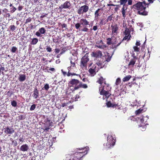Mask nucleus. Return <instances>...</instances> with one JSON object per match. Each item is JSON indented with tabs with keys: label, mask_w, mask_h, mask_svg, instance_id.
Masks as SVG:
<instances>
[{
	"label": "nucleus",
	"mask_w": 160,
	"mask_h": 160,
	"mask_svg": "<svg viewBox=\"0 0 160 160\" xmlns=\"http://www.w3.org/2000/svg\"><path fill=\"white\" fill-rule=\"evenodd\" d=\"M49 88V85L48 84H46L44 87L42 88V90H45L46 91H48Z\"/></svg>",
	"instance_id": "nucleus-35"
},
{
	"label": "nucleus",
	"mask_w": 160,
	"mask_h": 160,
	"mask_svg": "<svg viewBox=\"0 0 160 160\" xmlns=\"http://www.w3.org/2000/svg\"><path fill=\"white\" fill-rule=\"evenodd\" d=\"M104 84L101 90L111 91V88L109 84H107L105 83H104Z\"/></svg>",
	"instance_id": "nucleus-20"
},
{
	"label": "nucleus",
	"mask_w": 160,
	"mask_h": 160,
	"mask_svg": "<svg viewBox=\"0 0 160 160\" xmlns=\"http://www.w3.org/2000/svg\"><path fill=\"white\" fill-rule=\"evenodd\" d=\"M36 105L35 104H32L31 107L30 108V110L31 111H32L34 110L36 108Z\"/></svg>",
	"instance_id": "nucleus-51"
},
{
	"label": "nucleus",
	"mask_w": 160,
	"mask_h": 160,
	"mask_svg": "<svg viewBox=\"0 0 160 160\" xmlns=\"http://www.w3.org/2000/svg\"><path fill=\"white\" fill-rule=\"evenodd\" d=\"M104 80V79L102 77H101L99 78V79L98 81V82L99 83H100V84H102L103 83Z\"/></svg>",
	"instance_id": "nucleus-42"
},
{
	"label": "nucleus",
	"mask_w": 160,
	"mask_h": 160,
	"mask_svg": "<svg viewBox=\"0 0 160 160\" xmlns=\"http://www.w3.org/2000/svg\"><path fill=\"white\" fill-rule=\"evenodd\" d=\"M68 50V48L67 47H64L62 48V52L60 54H61L64 53L66 51Z\"/></svg>",
	"instance_id": "nucleus-44"
},
{
	"label": "nucleus",
	"mask_w": 160,
	"mask_h": 160,
	"mask_svg": "<svg viewBox=\"0 0 160 160\" xmlns=\"http://www.w3.org/2000/svg\"><path fill=\"white\" fill-rule=\"evenodd\" d=\"M38 41L37 38H33L32 39L31 42V44L32 45H35L37 44Z\"/></svg>",
	"instance_id": "nucleus-30"
},
{
	"label": "nucleus",
	"mask_w": 160,
	"mask_h": 160,
	"mask_svg": "<svg viewBox=\"0 0 160 160\" xmlns=\"http://www.w3.org/2000/svg\"><path fill=\"white\" fill-rule=\"evenodd\" d=\"M71 6V4L70 2L68 1H67L59 7V9H62L63 8H69Z\"/></svg>",
	"instance_id": "nucleus-12"
},
{
	"label": "nucleus",
	"mask_w": 160,
	"mask_h": 160,
	"mask_svg": "<svg viewBox=\"0 0 160 160\" xmlns=\"http://www.w3.org/2000/svg\"><path fill=\"white\" fill-rule=\"evenodd\" d=\"M13 92H11L10 91L8 92V95L9 96V97H11L12 94Z\"/></svg>",
	"instance_id": "nucleus-64"
},
{
	"label": "nucleus",
	"mask_w": 160,
	"mask_h": 160,
	"mask_svg": "<svg viewBox=\"0 0 160 160\" xmlns=\"http://www.w3.org/2000/svg\"><path fill=\"white\" fill-rule=\"evenodd\" d=\"M151 52L149 51V50L148 49L147 50H145L144 54L143 56V58H145L146 59H148L150 57Z\"/></svg>",
	"instance_id": "nucleus-16"
},
{
	"label": "nucleus",
	"mask_w": 160,
	"mask_h": 160,
	"mask_svg": "<svg viewBox=\"0 0 160 160\" xmlns=\"http://www.w3.org/2000/svg\"><path fill=\"white\" fill-rule=\"evenodd\" d=\"M31 21V18L30 17H29V18H28L26 20V21L25 22V23H27L28 22H30Z\"/></svg>",
	"instance_id": "nucleus-54"
},
{
	"label": "nucleus",
	"mask_w": 160,
	"mask_h": 160,
	"mask_svg": "<svg viewBox=\"0 0 160 160\" xmlns=\"http://www.w3.org/2000/svg\"><path fill=\"white\" fill-rule=\"evenodd\" d=\"M82 81L83 82H89L88 80V78H84L82 79Z\"/></svg>",
	"instance_id": "nucleus-63"
},
{
	"label": "nucleus",
	"mask_w": 160,
	"mask_h": 160,
	"mask_svg": "<svg viewBox=\"0 0 160 160\" xmlns=\"http://www.w3.org/2000/svg\"><path fill=\"white\" fill-rule=\"evenodd\" d=\"M80 82L79 80L75 79H72L69 82V85L70 87H74L72 89V92L80 88Z\"/></svg>",
	"instance_id": "nucleus-2"
},
{
	"label": "nucleus",
	"mask_w": 160,
	"mask_h": 160,
	"mask_svg": "<svg viewBox=\"0 0 160 160\" xmlns=\"http://www.w3.org/2000/svg\"><path fill=\"white\" fill-rule=\"evenodd\" d=\"M70 103V102H68L66 103H63L62 104V107H64L65 106H67L68 104Z\"/></svg>",
	"instance_id": "nucleus-58"
},
{
	"label": "nucleus",
	"mask_w": 160,
	"mask_h": 160,
	"mask_svg": "<svg viewBox=\"0 0 160 160\" xmlns=\"http://www.w3.org/2000/svg\"><path fill=\"white\" fill-rule=\"evenodd\" d=\"M132 56L133 58L131 60L129 64H128V66L129 67H132L135 64L136 60L138 59V58L136 56H135L134 53L132 54Z\"/></svg>",
	"instance_id": "nucleus-11"
},
{
	"label": "nucleus",
	"mask_w": 160,
	"mask_h": 160,
	"mask_svg": "<svg viewBox=\"0 0 160 160\" xmlns=\"http://www.w3.org/2000/svg\"><path fill=\"white\" fill-rule=\"evenodd\" d=\"M110 92V91H108L101 90L100 93L103 95V98L104 99L106 98L107 99L111 95Z\"/></svg>",
	"instance_id": "nucleus-8"
},
{
	"label": "nucleus",
	"mask_w": 160,
	"mask_h": 160,
	"mask_svg": "<svg viewBox=\"0 0 160 160\" xmlns=\"http://www.w3.org/2000/svg\"><path fill=\"white\" fill-rule=\"evenodd\" d=\"M67 76L68 77H69L70 76H79V77L80 76L79 75L77 74L76 73H75L74 72L71 73V72H70L69 70L68 72V73L67 74Z\"/></svg>",
	"instance_id": "nucleus-34"
},
{
	"label": "nucleus",
	"mask_w": 160,
	"mask_h": 160,
	"mask_svg": "<svg viewBox=\"0 0 160 160\" xmlns=\"http://www.w3.org/2000/svg\"><path fill=\"white\" fill-rule=\"evenodd\" d=\"M46 50L48 52H51L52 50V49L50 46L46 48Z\"/></svg>",
	"instance_id": "nucleus-55"
},
{
	"label": "nucleus",
	"mask_w": 160,
	"mask_h": 160,
	"mask_svg": "<svg viewBox=\"0 0 160 160\" xmlns=\"http://www.w3.org/2000/svg\"><path fill=\"white\" fill-rule=\"evenodd\" d=\"M107 141L108 142L106 144V145L104 144L103 145L104 148L106 149L111 148L114 145L115 139H114L112 136L108 135L107 137Z\"/></svg>",
	"instance_id": "nucleus-3"
},
{
	"label": "nucleus",
	"mask_w": 160,
	"mask_h": 160,
	"mask_svg": "<svg viewBox=\"0 0 160 160\" xmlns=\"http://www.w3.org/2000/svg\"><path fill=\"white\" fill-rule=\"evenodd\" d=\"M130 31L129 29L127 28H125V30L124 32H123V33L125 35H130Z\"/></svg>",
	"instance_id": "nucleus-32"
},
{
	"label": "nucleus",
	"mask_w": 160,
	"mask_h": 160,
	"mask_svg": "<svg viewBox=\"0 0 160 160\" xmlns=\"http://www.w3.org/2000/svg\"><path fill=\"white\" fill-rule=\"evenodd\" d=\"M19 140L22 142H23L24 141V139L23 138V136H22L21 137H20L19 138Z\"/></svg>",
	"instance_id": "nucleus-61"
},
{
	"label": "nucleus",
	"mask_w": 160,
	"mask_h": 160,
	"mask_svg": "<svg viewBox=\"0 0 160 160\" xmlns=\"http://www.w3.org/2000/svg\"><path fill=\"white\" fill-rule=\"evenodd\" d=\"M112 29V33L117 34L118 33L119 27L117 24H115L114 25H112L111 26Z\"/></svg>",
	"instance_id": "nucleus-15"
},
{
	"label": "nucleus",
	"mask_w": 160,
	"mask_h": 160,
	"mask_svg": "<svg viewBox=\"0 0 160 160\" xmlns=\"http://www.w3.org/2000/svg\"><path fill=\"white\" fill-rule=\"evenodd\" d=\"M91 68L93 69V70H94L95 71L98 72V68H97V65L96 64H94L93 66H92Z\"/></svg>",
	"instance_id": "nucleus-45"
},
{
	"label": "nucleus",
	"mask_w": 160,
	"mask_h": 160,
	"mask_svg": "<svg viewBox=\"0 0 160 160\" xmlns=\"http://www.w3.org/2000/svg\"><path fill=\"white\" fill-rule=\"evenodd\" d=\"M16 10V8L14 7V6H13L12 7H11L10 8V12L12 13H13Z\"/></svg>",
	"instance_id": "nucleus-49"
},
{
	"label": "nucleus",
	"mask_w": 160,
	"mask_h": 160,
	"mask_svg": "<svg viewBox=\"0 0 160 160\" xmlns=\"http://www.w3.org/2000/svg\"><path fill=\"white\" fill-rule=\"evenodd\" d=\"M89 10L88 6L85 5L80 7L77 10V12L79 15L83 14L88 12Z\"/></svg>",
	"instance_id": "nucleus-7"
},
{
	"label": "nucleus",
	"mask_w": 160,
	"mask_h": 160,
	"mask_svg": "<svg viewBox=\"0 0 160 160\" xmlns=\"http://www.w3.org/2000/svg\"><path fill=\"white\" fill-rule=\"evenodd\" d=\"M101 10V8H98L97 10L94 13L95 18L96 20L98 18L99 16H100L101 15V12H99V11Z\"/></svg>",
	"instance_id": "nucleus-23"
},
{
	"label": "nucleus",
	"mask_w": 160,
	"mask_h": 160,
	"mask_svg": "<svg viewBox=\"0 0 160 160\" xmlns=\"http://www.w3.org/2000/svg\"><path fill=\"white\" fill-rule=\"evenodd\" d=\"M113 108H117L118 109L119 108V105L118 104H116V103H112V107Z\"/></svg>",
	"instance_id": "nucleus-47"
},
{
	"label": "nucleus",
	"mask_w": 160,
	"mask_h": 160,
	"mask_svg": "<svg viewBox=\"0 0 160 160\" xmlns=\"http://www.w3.org/2000/svg\"><path fill=\"white\" fill-rule=\"evenodd\" d=\"M11 104L14 107H16L17 106V102L15 101L14 100H13V101H12Z\"/></svg>",
	"instance_id": "nucleus-43"
},
{
	"label": "nucleus",
	"mask_w": 160,
	"mask_h": 160,
	"mask_svg": "<svg viewBox=\"0 0 160 160\" xmlns=\"http://www.w3.org/2000/svg\"><path fill=\"white\" fill-rule=\"evenodd\" d=\"M143 110L142 109H139L137 110L136 112V114L137 115L141 113L142 112Z\"/></svg>",
	"instance_id": "nucleus-50"
},
{
	"label": "nucleus",
	"mask_w": 160,
	"mask_h": 160,
	"mask_svg": "<svg viewBox=\"0 0 160 160\" xmlns=\"http://www.w3.org/2000/svg\"><path fill=\"white\" fill-rule=\"evenodd\" d=\"M70 63L71 64V67H74L75 66V61L73 62L72 60L70 61Z\"/></svg>",
	"instance_id": "nucleus-53"
},
{
	"label": "nucleus",
	"mask_w": 160,
	"mask_h": 160,
	"mask_svg": "<svg viewBox=\"0 0 160 160\" xmlns=\"http://www.w3.org/2000/svg\"><path fill=\"white\" fill-rule=\"evenodd\" d=\"M133 8L138 10V13L140 15L146 16L148 15V11L146 10L147 8H148V4L144 0L142 2H138L133 5Z\"/></svg>",
	"instance_id": "nucleus-1"
},
{
	"label": "nucleus",
	"mask_w": 160,
	"mask_h": 160,
	"mask_svg": "<svg viewBox=\"0 0 160 160\" xmlns=\"http://www.w3.org/2000/svg\"><path fill=\"white\" fill-rule=\"evenodd\" d=\"M113 18V14H112V15L109 16L106 19L107 22H108L109 21H112Z\"/></svg>",
	"instance_id": "nucleus-38"
},
{
	"label": "nucleus",
	"mask_w": 160,
	"mask_h": 160,
	"mask_svg": "<svg viewBox=\"0 0 160 160\" xmlns=\"http://www.w3.org/2000/svg\"><path fill=\"white\" fill-rule=\"evenodd\" d=\"M81 22L75 24V27L77 29H79L80 31V28L82 27V26H81Z\"/></svg>",
	"instance_id": "nucleus-29"
},
{
	"label": "nucleus",
	"mask_w": 160,
	"mask_h": 160,
	"mask_svg": "<svg viewBox=\"0 0 160 160\" xmlns=\"http://www.w3.org/2000/svg\"><path fill=\"white\" fill-rule=\"evenodd\" d=\"M98 26L95 25L93 26L92 29L91 28L90 29V30H93L95 31L97 30L98 29Z\"/></svg>",
	"instance_id": "nucleus-52"
},
{
	"label": "nucleus",
	"mask_w": 160,
	"mask_h": 160,
	"mask_svg": "<svg viewBox=\"0 0 160 160\" xmlns=\"http://www.w3.org/2000/svg\"><path fill=\"white\" fill-rule=\"evenodd\" d=\"M46 32L45 28L43 27H42L39 29V30L37 32L35 35L38 37H41V34H44Z\"/></svg>",
	"instance_id": "nucleus-13"
},
{
	"label": "nucleus",
	"mask_w": 160,
	"mask_h": 160,
	"mask_svg": "<svg viewBox=\"0 0 160 160\" xmlns=\"http://www.w3.org/2000/svg\"><path fill=\"white\" fill-rule=\"evenodd\" d=\"M65 35H66L67 37L68 38H69V40L70 39V37H71V34L70 33H68L66 34L65 35H64V37H65Z\"/></svg>",
	"instance_id": "nucleus-60"
},
{
	"label": "nucleus",
	"mask_w": 160,
	"mask_h": 160,
	"mask_svg": "<svg viewBox=\"0 0 160 160\" xmlns=\"http://www.w3.org/2000/svg\"><path fill=\"white\" fill-rule=\"evenodd\" d=\"M9 28H10V30L12 31H13L16 29V27L14 25H11L10 26Z\"/></svg>",
	"instance_id": "nucleus-40"
},
{
	"label": "nucleus",
	"mask_w": 160,
	"mask_h": 160,
	"mask_svg": "<svg viewBox=\"0 0 160 160\" xmlns=\"http://www.w3.org/2000/svg\"><path fill=\"white\" fill-rule=\"evenodd\" d=\"M122 41L120 39H118L117 38L113 37V39L112 41V48L116 49L122 43Z\"/></svg>",
	"instance_id": "nucleus-6"
},
{
	"label": "nucleus",
	"mask_w": 160,
	"mask_h": 160,
	"mask_svg": "<svg viewBox=\"0 0 160 160\" xmlns=\"http://www.w3.org/2000/svg\"><path fill=\"white\" fill-rule=\"evenodd\" d=\"M28 149V146L27 144H23L20 148V150L23 152L27 151Z\"/></svg>",
	"instance_id": "nucleus-21"
},
{
	"label": "nucleus",
	"mask_w": 160,
	"mask_h": 160,
	"mask_svg": "<svg viewBox=\"0 0 160 160\" xmlns=\"http://www.w3.org/2000/svg\"><path fill=\"white\" fill-rule=\"evenodd\" d=\"M131 78V76L128 75L123 78L122 81L124 82L128 81Z\"/></svg>",
	"instance_id": "nucleus-31"
},
{
	"label": "nucleus",
	"mask_w": 160,
	"mask_h": 160,
	"mask_svg": "<svg viewBox=\"0 0 160 160\" xmlns=\"http://www.w3.org/2000/svg\"><path fill=\"white\" fill-rule=\"evenodd\" d=\"M32 96L34 98L37 99L39 96V93L37 88H34Z\"/></svg>",
	"instance_id": "nucleus-17"
},
{
	"label": "nucleus",
	"mask_w": 160,
	"mask_h": 160,
	"mask_svg": "<svg viewBox=\"0 0 160 160\" xmlns=\"http://www.w3.org/2000/svg\"><path fill=\"white\" fill-rule=\"evenodd\" d=\"M113 39V37H112L111 38H107L106 43L108 45H112V41Z\"/></svg>",
	"instance_id": "nucleus-25"
},
{
	"label": "nucleus",
	"mask_w": 160,
	"mask_h": 160,
	"mask_svg": "<svg viewBox=\"0 0 160 160\" xmlns=\"http://www.w3.org/2000/svg\"><path fill=\"white\" fill-rule=\"evenodd\" d=\"M127 0H120L119 2L120 5H123L122 8H128V5L126 4Z\"/></svg>",
	"instance_id": "nucleus-22"
},
{
	"label": "nucleus",
	"mask_w": 160,
	"mask_h": 160,
	"mask_svg": "<svg viewBox=\"0 0 160 160\" xmlns=\"http://www.w3.org/2000/svg\"><path fill=\"white\" fill-rule=\"evenodd\" d=\"M106 105L108 107H112V103L111 102L108 101V102L106 103Z\"/></svg>",
	"instance_id": "nucleus-48"
},
{
	"label": "nucleus",
	"mask_w": 160,
	"mask_h": 160,
	"mask_svg": "<svg viewBox=\"0 0 160 160\" xmlns=\"http://www.w3.org/2000/svg\"><path fill=\"white\" fill-rule=\"evenodd\" d=\"M96 46L99 48L103 49V46L102 45H99L96 44Z\"/></svg>",
	"instance_id": "nucleus-62"
},
{
	"label": "nucleus",
	"mask_w": 160,
	"mask_h": 160,
	"mask_svg": "<svg viewBox=\"0 0 160 160\" xmlns=\"http://www.w3.org/2000/svg\"><path fill=\"white\" fill-rule=\"evenodd\" d=\"M105 58L106 59V61L107 62H109L111 60V56H110V55L109 53H108L107 55H106L105 56Z\"/></svg>",
	"instance_id": "nucleus-28"
},
{
	"label": "nucleus",
	"mask_w": 160,
	"mask_h": 160,
	"mask_svg": "<svg viewBox=\"0 0 160 160\" xmlns=\"http://www.w3.org/2000/svg\"><path fill=\"white\" fill-rule=\"evenodd\" d=\"M76 151V152L73 155L74 157L77 158V160H80L84 156L83 155H82L78 152H77V150Z\"/></svg>",
	"instance_id": "nucleus-19"
},
{
	"label": "nucleus",
	"mask_w": 160,
	"mask_h": 160,
	"mask_svg": "<svg viewBox=\"0 0 160 160\" xmlns=\"http://www.w3.org/2000/svg\"><path fill=\"white\" fill-rule=\"evenodd\" d=\"M121 82V79L119 78H118L116 79V84L117 85H118Z\"/></svg>",
	"instance_id": "nucleus-46"
},
{
	"label": "nucleus",
	"mask_w": 160,
	"mask_h": 160,
	"mask_svg": "<svg viewBox=\"0 0 160 160\" xmlns=\"http://www.w3.org/2000/svg\"><path fill=\"white\" fill-rule=\"evenodd\" d=\"M25 118V115H21L18 117L19 120H23Z\"/></svg>",
	"instance_id": "nucleus-41"
},
{
	"label": "nucleus",
	"mask_w": 160,
	"mask_h": 160,
	"mask_svg": "<svg viewBox=\"0 0 160 160\" xmlns=\"http://www.w3.org/2000/svg\"><path fill=\"white\" fill-rule=\"evenodd\" d=\"M128 2V5H131L132 4V0H127Z\"/></svg>",
	"instance_id": "nucleus-57"
},
{
	"label": "nucleus",
	"mask_w": 160,
	"mask_h": 160,
	"mask_svg": "<svg viewBox=\"0 0 160 160\" xmlns=\"http://www.w3.org/2000/svg\"><path fill=\"white\" fill-rule=\"evenodd\" d=\"M26 76L25 74H20L19 75L18 80L20 82H22L24 81L26 79Z\"/></svg>",
	"instance_id": "nucleus-24"
},
{
	"label": "nucleus",
	"mask_w": 160,
	"mask_h": 160,
	"mask_svg": "<svg viewBox=\"0 0 160 160\" xmlns=\"http://www.w3.org/2000/svg\"><path fill=\"white\" fill-rule=\"evenodd\" d=\"M88 147H86L85 148H82L77 149V152H78L82 155H83V156L86 155L88 152V151L89 150Z\"/></svg>",
	"instance_id": "nucleus-9"
},
{
	"label": "nucleus",
	"mask_w": 160,
	"mask_h": 160,
	"mask_svg": "<svg viewBox=\"0 0 160 160\" xmlns=\"http://www.w3.org/2000/svg\"><path fill=\"white\" fill-rule=\"evenodd\" d=\"M77 158L74 157L73 155H70L68 154L66 155V158L65 160H77Z\"/></svg>",
	"instance_id": "nucleus-18"
},
{
	"label": "nucleus",
	"mask_w": 160,
	"mask_h": 160,
	"mask_svg": "<svg viewBox=\"0 0 160 160\" xmlns=\"http://www.w3.org/2000/svg\"><path fill=\"white\" fill-rule=\"evenodd\" d=\"M131 37V36L130 35H125V36L123 38L122 41V42L123 41L127 40V41H128L130 39Z\"/></svg>",
	"instance_id": "nucleus-27"
},
{
	"label": "nucleus",
	"mask_w": 160,
	"mask_h": 160,
	"mask_svg": "<svg viewBox=\"0 0 160 160\" xmlns=\"http://www.w3.org/2000/svg\"><path fill=\"white\" fill-rule=\"evenodd\" d=\"M88 72L90 74L93 75H95L96 72H97L94 70L93 69L91 68L89 69Z\"/></svg>",
	"instance_id": "nucleus-33"
},
{
	"label": "nucleus",
	"mask_w": 160,
	"mask_h": 160,
	"mask_svg": "<svg viewBox=\"0 0 160 160\" xmlns=\"http://www.w3.org/2000/svg\"><path fill=\"white\" fill-rule=\"evenodd\" d=\"M80 88H88V86L87 84H83L82 82H81L80 83Z\"/></svg>",
	"instance_id": "nucleus-36"
},
{
	"label": "nucleus",
	"mask_w": 160,
	"mask_h": 160,
	"mask_svg": "<svg viewBox=\"0 0 160 160\" xmlns=\"http://www.w3.org/2000/svg\"><path fill=\"white\" fill-rule=\"evenodd\" d=\"M128 9V8H122V17L124 18H125L126 17L125 13L126 12V11Z\"/></svg>",
	"instance_id": "nucleus-26"
},
{
	"label": "nucleus",
	"mask_w": 160,
	"mask_h": 160,
	"mask_svg": "<svg viewBox=\"0 0 160 160\" xmlns=\"http://www.w3.org/2000/svg\"><path fill=\"white\" fill-rule=\"evenodd\" d=\"M80 22L83 28H81L80 31L82 32H87L89 31V29L87 27L88 25H90L89 22L86 18H82L80 19Z\"/></svg>",
	"instance_id": "nucleus-4"
},
{
	"label": "nucleus",
	"mask_w": 160,
	"mask_h": 160,
	"mask_svg": "<svg viewBox=\"0 0 160 160\" xmlns=\"http://www.w3.org/2000/svg\"><path fill=\"white\" fill-rule=\"evenodd\" d=\"M18 50V48L15 47H12L11 50V51L13 53H15Z\"/></svg>",
	"instance_id": "nucleus-39"
},
{
	"label": "nucleus",
	"mask_w": 160,
	"mask_h": 160,
	"mask_svg": "<svg viewBox=\"0 0 160 160\" xmlns=\"http://www.w3.org/2000/svg\"><path fill=\"white\" fill-rule=\"evenodd\" d=\"M61 26H62V28H66V27H67V25L65 23H63L62 24H61Z\"/></svg>",
	"instance_id": "nucleus-59"
},
{
	"label": "nucleus",
	"mask_w": 160,
	"mask_h": 160,
	"mask_svg": "<svg viewBox=\"0 0 160 160\" xmlns=\"http://www.w3.org/2000/svg\"><path fill=\"white\" fill-rule=\"evenodd\" d=\"M88 53H86L81 59L80 66L82 68H86L88 62L89 61Z\"/></svg>",
	"instance_id": "nucleus-5"
},
{
	"label": "nucleus",
	"mask_w": 160,
	"mask_h": 160,
	"mask_svg": "<svg viewBox=\"0 0 160 160\" xmlns=\"http://www.w3.org/2000/svg\"><path fill=\"white\" fill-rule=\"evenodd\" d=\"M102 55V52L100 50H98L96 52H92V56L93 57L97 58L101 57Z\"/></svg>",
	"instance_id": "nucleus-14"
},
{
	"label": "nucleus",
	"mask_w": 160,
	"mask_h": 160,
	"mask_svg": "<svg viewBox=\"0 0 160 160\" xmlns=\"http://www.w3.org/2000/svg\"><path fill=\"white\" fill-rule=\"evenodd\" d=\"M135 45H136V46H140V45H141V43H140V41L138 40V41H137V42L136 43V44H135Z\"/></svg>",
	"instance_id": "nucleus-56"
},
{
	"label": "nucleus",
	"mask_w": 160,
	"mask_h": 160,
	"mask_svg": "<svg viewBox=\"0 0 160 160\" xmlns=\"http://www.w3.org/2000/svg\"><path fill=\"white\" fill-rule=\"evenodd\" d=\"M4 132L7 134H9V136L12 134L14 132V130L13 128L8 126L4 128Z\"/></svg>",
	"instance_id": "nucleus-10"
},
{
	"label": "nucleus",
	"mask_w": 160,
	"mask_h": 160,
	"mask_svg": "<svg viewBox=\"0 0 160 160\" xmlns=\"http://www.w3.org/2000/svg\"><path fill=\"white\" fill-rule=\"evenodd\" d=\"M133 48L134 49V52H138L140 51V47H138L137 46H134L133 47Z\"/></svg>",
	"instance_id": "nucleus-37"
}]
</instances>
